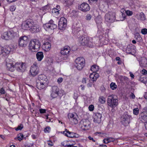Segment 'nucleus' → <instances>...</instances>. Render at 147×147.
Masks as SVG:
<instances>
[{
    "label": "nucleus",
    "mask_w": 147,
    "mask_h": 147,
    "mask_svg": "<svg viewBox=\"0 0 147 147\" xmlns=\"http://www.w3.org/2000/svg\"><path fill=\"white\" fill-rule=\"evenodd\" d=\"M102 115L99 113H96L94 116V121L96 123H100L101 122Z\"/></svg>",
    "instance_id": "obj_18"
},
{
    "label": "nucleus",
    "mask_w": 147,
    "mask_h": 147,
    "mask_svg": "<svg viewBox=\"0 0 147 147\" xmlns=\"http://www.w3.org/2000/svg\"><path fill=\"white\" fill-rule=\"evenodd\" d=\"M133 50L131 46L130 45H129L127 46L126 51L128 53L131 54Z\"/></svg>",
    "instance_id": "obj_37"
},
{
    "label": "nucleus",
    "mask_w": 147,
    "mask_h": 147,
    "mask_svg": "<svg viewBox=\"0 0 147 147\" xmlns=\"http://www.w3.org/2000/svg\"><path fill=\"white\" fill-rule=\"evenodd\" d=\"M75 62V66L79 70H81L85 66V59L83 57H78L76 59Z\"/></svg>",
    "instance_id": "obj_6"
},
{
    "label": "nucleus",
    "mask_w": 147,
    "mask_h": 147,
    "mask_svg": "<svg viewBox=\"0 0 147 147\" xmlns=\"http://www.w3.org/2000/svg\"><path fill=\"white\" fill-rule=\"evenodd\" d=\"M42 47L45 51H49L51 49V45L49 42H47L43 44Z\"/></svg>",
    "instance_id": "obj_27"
},
{
    "label": "nucleus",
    "mask_w": 147,
    "mask_h": 147,
    "mask_svg": "<svg viewBox=\"0 0 147 147\" xmlns=\"http://www.w3.org/2000/svg\"><path fill=\"white\" fill-rule=\"evenodd\" d=\"M131 116L125 113L121 117V122L125 126H127L130 122Z\"/></svg>",
    "instance_id": "obj_10"
},
{
    "label": "nucleus",
    "mask_w": 147,
    "mask_h": 147,
    "mask_svg": "<svg viewBox=\"0 0 147 147\" xmlns=\"http://www.w3.org/2000/svg\"><path fill=\"white\" fill-rule=\"evenodd\" d=\"M126 13L127 15L129 16H131L133 14V12L132 11H130L129 10H127L126 11Z\"/></svg>",
    "instance_id": "obj_51"
},
{
    "label": "nucleus",
    "mask_w": 147,
    "mask_h": 147,
    "mask_svg": "<svg viewBox=\"0 0 147 147\" xmlns=\"http://www.w3.org/2000/svg\"><path fill=\"white\" fill-rule=\"evenodd\" d=\"M28 38L26 36L21 37L18 41L19 45L21 47L26 46L28 43Z\"/></svg>",
    "instance_id": "obj_13"
},
{
    "label": "nucleus",
    "mask_w": 147,
    "mask_h": 147,
    "mask_svg": "<svg viewBox=\"0 0 147 147\" xmlns=\"http://www.w3.org/2000/svg\"><path fill=\"white\" fill-rule=\"evenodd\" d=\"M92 16L90 14H87L86 16V19L87 20H90L92 18Z\"/></svg>",
    "instance_id": "obj_47"
},
{
    "label": "nucleus",
    "mask_w": 147,
    "mask_h": 147,
    "mask_svg": "<svg viewBox=\"0 0 147 147\" xmlns=\"http://www.w3.org/2000/svg\"><path fill=\"white\" fill-rule=\"evenodd\" d=\"M47 83H43V82H38L36 83L37 88L40 90L44 89L46 88L47 86Z\"/></svg>",
    "instance_id": "obj_21"
},
{
    "label": "nucleus",
    "mask_w": 147,
    "mask_h": 147,
    "mask_svg": "<svg viewBox=\"0 0 147 147\" xmlns=\"http://www.w3.org/2000/svg\"><path fill=\"white\" fill-rule=\"evenodd\" d=\"M36 56L37 60L39 61H41L44 57L43 53L42 52H38Z\"/></svg>",
    "instance_id": "obj_30"
},
{
    "label": "nucleus",
    "mask_w": 147,
    "mask_h": 147,
    "mask_svg": "<svg viewBox=\"0 0 147 147\" xmlns=\"http://www.w3.org/2000/svg\"><path fill=\"white\" fill-rule=\"evenodd\" d=\"M60 10H59L57 8H53L52 10V12L53 14H55V15H58L59 14V11Z\"/></svg>",
    "instance_id": "obj_36"
},
{
    "label": "nucleus",
    "mask_w": 147,
    "mask_h": 147,
    "mask_svg": "<svg viewBox=\"0 0 147 147\" xmlns=\"http://www.w3.org/2000/svg\"><path fill=\"white\" fill-rule=\"evenodd\" d=\"M135 38L138 41H140L142 39V37H141L139 33L136 32L135 34Z\"/></svg>",
    "instance_id": "obj_33"
},
{
    "label": "nucleus",
    "mask_w": 147,
    "mask_h": 147,
    "mask_svg": "<svg viewBox=\"0 0 147 147\" xmlns=\"http://www.w3.org/2000/svg\"><path fill=\"white\" fill-rule=\"evenodd\" d=\"M63 92V90L59 89L57 86H53L51 88V96L53 98H55L58 96L62 94Z\"/></svg>",
    "instance_id": "obj_3"
},
{
    "label": "nucleus",
    "mask_w": 147,
    "mask_h": 147,
    "mask_svg": "<svg viewBox=\"0 0 147 147\" xmlns=\"http://www.w3.org/2000/svg\"><path fill=\"white\" fill-rule=\"evenodd\" d=\"M50 129L51 128L49 126H47L44 129V131L45 133H49Z\"/></svg>",
    "instance_id": "obj_46"
},
{
    "label": "nucleus",
    "mask_w": 147,
    "mask_h": 147,
    "mask_svg": "<svg viewBox=\"0 0 147 147\" xmlns=\"http://www.w3.org/2000/svg\"><path fill=\"white\" fill-rule=\"evenodd\" d=\"M114 140L113 138H105L103 140V142L105 144H107L111 141Z\"/></svg>",
    "instance_id": "obj_35"
},
{
    "label": "nucleus",
    "mask_w": 147,
    "mask_h": 147,
    "mask_svg": "<svg viewBox=\"0 0 147 147\" xmlns=\"http://www.w3.org/2000/svg\"><path fill=\"white\" fill-rule=\"evenodd\" d=\"M6 65L8 69L11 71H13L15 69V67L13 62L8 60L7 61Z\"/></svg>",
    "instance_id": "obj_19"
},
{
    "label": "nucleus",
    "mask_w": 147,
    "mask_h": 147,
    "mask_svg": "<svg viewBox=\"0 0 147 147\" xmlns=\"http://www.w3.org/2000/svg\"><path fill=\"white\" fill-rule=\"evenodd\" d=\"M102 19L100 18L97 17L95 18V21L97 24H100L101 22Z\"/></svg>",
    "instance_id": "obj_41"
},
{
    "label": "nucleus",
    "mask_w": 147,
    "mask_h": 147,
    "mask_svg": "<svg viewBox=\"0 0 147 147\" xmlns=\"http://www.w3.org/2000/svg\"><path fill=\"white\" fill-rule=\"evenodd\" d=\"M39 71L38 68H36L35 67H31L30 71V76L34 77L37 75Z\"/></svg>",
    "instance_id": "obj_17"
},
{
    "label": "nucleus",
    "mask_w": 147,
    "mask_h": 147,
    "mask_svg": "<svg viewBox=\"0 0 147 147\" xmlns=\"http://www.w3.org/2000/svg\"><path fill=\"white\" fill-rule=\"evenodd\" d=\"M92 48L93 47L92 43L91 42H90L89 40H88V43L86 45Z\"/></svg>",
    "instance_id": "obj_49"
},
{
    "label": "nucleus",
    "mask_w": 147,
    "mask_h": 147,
    "mask_svg": "<svg viewBox=\"0 0 147 147\" xmlns=\"http://www.w3.org/2000/svg\"><path fill=\"white\" fill-rule=\"evenodd\" d=\"M118 101L115 95H112L108 97L107 103L110 107L114 108L117 105Z\"/></svg>",
    "instance_id": "obj_2"
},
{
    "label": "nucleus",
    "mask_w": 147,
    "mask_h": 147,
    "mask_svg": "<svg viewBox=\"0 0 147 147\" xmlns=\"http://www.w3.org/2000/svg\"><path fill=\"white\" fill-rule=\"evenodd\" d=\"M88 138L89 140H92L93 142H95V140L93 139V138L91 137L90 136H89Z\"/></svg>",
    "instance_id": "obj_58"
},
{
    "label": "nucleus",
    "mask_w": 147,
    "mask_h": 147,
    "mask_svg": "<svg viewBox=\"0 0 147 147\" xmlns=\"http://www.w3.org/2000/svg\"><path fill=\"white\" fill-rule=\"evenodd\" d=\"M66 19L64 17H61L58 23L59 29L60 30H64L66 26Z\"/></svg>",
    "instance_id": "obj_12"
},
{
    "label": "nucleus",
    "mask_w": 147,
    "mask_h": 147,
    "mask_svg": "<svg viewBox=\"0 0 147 147\" xmlns=\"http://www.w3.org/2000/svg\"><path fill=\"white\" fill-rule=\"evenodd\" d=\"M130 97L133 99H134L135 97L134 94L133 93H131L130 95Z\"/></svg>",
    "instance_id": "obj_61"
},
{
    "label": "nucleus",
    "mask_w": 147,
    "mask_h": 147,
    "mask_svg": "<svg viewBox=\"0 0 147 147\" xmlns=\"http://www.w3.org/2000/svg\"><path fill=\"white\" fill-rule=\"evenodd\" d=\"M139 119L143 122L147 121V112L140 113L139 115Z\"/></svg>",
    "instance_id": "obj_20"
},
{
    "label": "nucleus",
    "mask_w": 147,
    "mask_h": 147,
    "mask_svg": "<svg viewBox=\"0 0 147 147\" xmlns=\"http://www.w3.org/2000/svg\"><path fill=\"white\" fill-rule=\"evenodd\" d=\"M40 113L41 114H43L46 112V110L43 109H39Z\"/></svg>",
    "instance_id": "obj_52"
},
{
    "label": "nucleus",
    "mask_w": 147,
    "mask_h": 147,
    "mask_svg": "<svg viewBox=\"0 0 147 147\" xmlns=\"http://www.w3.org/2000/svg\"><path fill=\"white\" fill-rule=\"evenodd\" d=\"M92 85V83L91 82H90L88 83L87 84V86L88 87H91Z\"/></svg>",
    "instance_id": "obj_62"
},
{
    "label": "nucleus",
    "mask_w": 147,
    "mask_h": 147,
    "mask_svg": "<svg viewBox=\"0 0 147 147\" xmlns=\"http://www.w3.org/2000/svg\"><path fill=\"white\" fill-rule=\"evenodd\" d=\"M80 137V135L79 134L74 133V138H78Z\"/></svg>",
    "instance_id": "obj_60"
},
{
    "label": "nucleus",
    "mask_w": 147,
    "mask_h": 147,
    "mask_svg": "<svg viewBox=\"0 0 147 147\" xmlns=\"http://www.w3.org/2000/svg\"><path fill=\"white\" fill-rule=\"evenodd\" d=\"M88 40H89L88 38L82 36L79 37L78 41L81 45H86L88 43Z\"/></svg>",
    "instance_id": "obj_14"
},
{
    "label": "nucleus",
    "mask_w": 147,
    "mask_h": 147,
    "mask_svg": "<svg viewBox=\"0 0 147 147\" xmlns=\"http://www.w3.org/2000/svg\"><path fill=\"white\" fill-rule=\"evenodd\" d=\"M144 97L146 99H147V92H145L144 94Z\"/></svg>",
    "instance_id": "obj_64"
},
{
    "label": "nucleus",
    "mask_w": 147,
    "mask_h": 147,
    "mask_svg": "<svg viewBox=\"0 0 147 147\" xmlns=\"http://www.w3.org/2000/svg\"><path fill=\"white\" fill-rule=\"evenodd\" d=\"M54 22L53 20H51L49 23L44 25V28L46 31L51 33L54 29L56 28L57 26Z\"/></svg>",
    "instance_id": "obj_4"
},
{
    "label": "nucleus",
    "mask_w": 147,
    "mask_h": 147,
    "mask_svg": "<svg viewBox=\"0 0 147 147\" xmlns=\"http://www.w3.org/2000/svg\"><path fill=\"white\" fill-rule=\"evenodd\" d=\"M70 48L69 47L65 46L61 50V54L63 55L68 56L69 55V53L70 51Z\"/></svg>",
    "instance_id": "obj_16"
},
{
    "label": "nucleus",
    "mask_w": 147,
    "mask_h": 147,
    "mask_svg": "<svg viewBox=\"0 0 147 147\" xmlns=\"http://www.w3.org/2000/svg\"><path fill=\"white\" fill-rule=\"evenodd\" d=\"M110 86L112 90H114L116 89L117 87V85L116 84L113 82H112L110 85Z\"/></svg>",
    "instance_id": "obj_38"
},
{
    "label": "nucleus",
    "mask_w": 147,
    "mask_h": 147,
    "mask_svg": "<svg viewBox=\"0 0 147 147\" xmlns=\"http://www.w3.org/2000/svg\"><path fill=\"white\" fill-rule=\"evenodd\" d=\"M141 32L143 34H146L147 33V29L144 28L141 30Z\"/></svg>",
    "instance_id": "obj_45"
},
{
    "label": "nucleus",
    "mask_w": 147,
    "mask_h": 147,
    "mask_svg": "<svg viewBox=\"0 0 147 147\" xmlns=\"http://www.w3.org/2000/svg\"><path fill=\"white\" fill-rule=\"evenodd\" d=\"M105 20L109 22H113L115 20V14L114 12H109L105 16Z\"/></svg>",
    "instance_id": "obj_7"
},
{
    "label": "nucleus",
    "mask_w": 147,
    "mask_h": 147,
    "mask_svg": "<svg viewBox=\"0 0 147 147\" xmlns=\"http://www.w3.org/2000/svg\"><path fill=\"white\" fill-rule=\"evenodd\" d=\"M139 80L141 82H143L144 83L145 82V80L143 78H140L139 79Z\"/></svg>",
    "instance_id": "obj_59"
},
{
    "label": "nucleus",
    "mask_w": 147,
    "mask_h": 147,
    "mask_svg": "<svg viewBox=\"0 0 147 147\" xmlns=\"http://www.w3.org/2000/svg\"><path fill=\"white\" fill-rule=\"evenodd\" d=\"M15 69L20 72H24L26 69V63H17L14 64Z\"/></svg>",
    "instance_id": "obj_11"
},
{
    "label": "nucleus",
    "mask_w": 147,
    "mask_h": 147,
    "mask_svg": "<svg viewBox=\"0 0 147 147\" xmlns=\"http://www.w3.org/2000/svg\"><path fill=\"white\" fill-rule=\"evenodd\" d=\"M40 47V44L39 41L37 39H33L29 42L28 49L32 52H36L39 50Z\"/></svg>",
    "instance_id": "obj_1"
},
{
    "label": "nucleus",
    "mask_w": 147,
    "mask_h": 147,
    "mask_svg": "<svg viewBox=\"0 0 147 147\" xmlns=\"http://www.w3.org/2000/svg\"><path fill=\"white\" fill-rule=\"evenodd\" d=\"M23 125L22 124H20V125H18L17 127L15 128V129L16 131H18L19 130H21L23 129Z\"/></svg>",
    "instance_id": "obj_42"
},
{
    "label": "nucleus",
    "mask_w": 147,
    "mask_h": 147,
    "mask_svg": "<svg viewBox=\"0 0 147 147\" xmlns=\"http://www.w3.org/2000/svg\"><path fill=\"white\" fill-rule=\"evenodd\" d=\"M94 107L93 105H91L89 106L88 107L89 110L90 111H92L94 110Z\"/></svg>",
    "instance_id": "obj_48"
},
{
    "label": "nucleus",
    "mask_w": 147,
    "mask_h": 147,
    "mask_svg": "<svg viewBox=\"0 0 147 147\" xmlns=\"http://www.w3.org/2000/svg\"><path fill=\"white\" fill-rule=\"evenodd\" d=\"M136 17L137 19L142 21L145 20L146 18L144 14L142 12L140 13H137L136 16Z\"/></svg>",
    "instance_id": "obj_23"
},
{
    "label": "nucleus",
    "mask_w": 147,
    "mask_h": 147,
    "mask_svg": "<svg viewBox=\"0 0 147 147\" xmlns=\"http://www.w3.org/2000/svg\"><path fill=\"white\" fill-rule=\"evenodd\" d=\"M63 79L62 78H59L57 79V82L58 83L60 84L63 81Z\"/></svg>",
    "instance_id": "obj_54"
},
{
    "label": "nucleus",
    "mask_w": 147,
    "mask_h": 147,
    "mask_svg": "<svg viewBox=\"0 0 147 147\" xmlns=\"http://www.w3.org/2000/svg\"><path fill=\"white\" fill-rule=\"evenodd\" d=\"M130 77L132 78H134V75L131 72H129Z\"/></svg>",
    "instance_id": "obj_63"
},
{
    "label": "nucleus",
    "mask_w": 147,
    "mask_h": 147,
    "mask_svg": "<svg viewBox=\"0 0 147 147\" xmlns=\"http://www.w3.org/2000/svg\"><path fill=\"white\" fill-rule=\"evenodd\" d=\"M31 67H35L38 68L37 66V64L36 62H35Z\"/></svg>",
    "instance_id": "obj_57"
},
{
    "label": "nucleus",
    "mask_w": 147,
    "mask_h": 147,
    "mask_svg": "<svg viewBox=\"0 0 147 147\" xmlns=\"http://www.w3.org/2000/svg\"><path fill=\"white\" fill-rule=\"evenodd\" d=\"M30 30L32 33L37 32H39L40 29L37 25L34 24V25Z\"/></svg>",
    "instance_id": "obj_26"
},
{
    "label": "nucleus",
    "mask_w": 147,
    "mask_h": 147,
    "mask_svg": "<svg viewBox=\"0 0 147 147\" xmlns=\"http://www.w3.org/2000/svg\"><path fill=\"white\" fill-rule=\"evenodd\" d=\"M74 116V115L72 113H69L68 114V117L70 121L71 120V119H72L74 117H75Z\"/></svg>",
    "instance_id": "obj_44"
},
{
    "label": "nucleus",
    "mask_w": 147,
    "mask_h": 147,
    "mask_svg": "<svg viewBox=\"0 0 147 147\" xmlns=\"http://www.w3.org/2000/svg\"><path fill=\"white\" fill-rule=\"evenodd\" d=\"M5 93L4 89L3 88H1L0 90V95L1 94H4Z\"/></svg>",
    "instance_id": "obj_53"
},
{
    "label": "nucleus",
    "mask_w": 147,
    "mask_h": 147,
    "mask_svg": "<svg viewBox=\"0 0 147 147\" xmlns=\"http://www.w3.org/2000/svg\"><path fill=\"white\" fill-rule=\"evenodd\" d=\"M79 7L80 9L84 12L89 11L90 9L89 5L85 3L81 4Z\"/></svg>",
    "instance_id": "obj_15"
},
{
    "label": "nucleus",
    "mask_w": 147,
    "mask_h": 147,
    "mask_svg": "<svg viewBox=\"0 0 147 147\" xmlns=\"http://www.w3.org/2000/svg\"><path fill=\"white\" fill-rule=\"evenodd\" d=\"M80 125L83 129L88 130L90 127V123L88 120L83 119L80 121Z\"/></svg>",
    "instance_id": "obj_9"
},
{
    "label": "nucleus",
    "mask_w": 147,
    "mask_h": 147,
    "mask_svg": "<svg viewBox=\"0 0 147 147\" xmlns=\"http://www.w3.org/2000/svg\"><path fill=\"white\" fill-rule=\"evenodd\" d=\"M10 51V49L8 47L7 48L1 47L2 54H3V55H7L9 53Z\"/></svg>",
    "instance_id": "obj_28"
},
{
    "label": "nucleus",
    "mask_w": 147,
    "mask_h": 147,
    "mask_svg": "<svg viewBox=\"0 0 147 147\" xmlns=\"http://www.w3.org/2000/svg\"><path fill=\"white\" fill-rule=\"evenodd\" d=\"M70 121H71L72 124H76L78 123V120L75 117L72 119H71Z\"/></svg>",
    "instance_id": "obj_39"
},
{
    "label": "nucleus",
    "mask_w": 147,
    "mask_h": 147,
    "mask_svg": "<svg viewBox=\"0 0 147 147\" xmlns=\"http://www.w3.org/2000/svg\"><path fill=\"white\" fill-rule=\"evenodd\" d=\"M16 35V33L13 31H9L3 33L1 35V38L3 39L8 40L13 38Z\"/></svg>",
    "instance_id": "obj_5"
},
{
    "label": "nucleus",
    "mask_w": 147,
    "mask_h": 147,
    "mask_svg": "<svg viewBox=\"0 0 147 147\" xmlns=\"http://www.w3.org/2000/svg\"><path fill=\"white\" fill-rule=\"evenodd\" d=\"M34 23L32 20H27L22 24V28L24 30H30L34 25Z\"/></svg>",
    "instance_id": "obj_8"
},
{
    "label": "nucleus",
    "mask_w": 147,
    "mask_h": 147,
    "mask_svg": "<svg viewBox=\"0 0 147 147\" xmlns=\"http://www.w3.org/2000/svg\"><path fill=\"white\" fill-rule=\"evenodd\" d=\"M99 102L102 104H104L106 102V99L103 96H100L99 98Z\"/></svg>",
    "instance_id": "obj_34"
},
{
    "label": "nucleus",
    "mask_w": 147,
    "mask_h": 147,
    "mask_svg": "<svg viewBox=\"0 0 147 147\" xmlns=\"http://www.w3.org/2000/svg\"><path fill=\"white\" fill-rule=\"evenodd\" d=\"M16 9V7L15 6L12 5L10 7L9 9L10 11H14Z\"/></svg>",
    "instance_id": "obj_50"
},
{
    "label": "nucleus",
    "mask_w": 147,
    "mask_h": 147,
    "mask_svg": "<svg viewBox=\"0 0 147 147\" xmlns=\"http://www.w3.org/2000/svg\"><path fill=\"white\" fill-rule=\"evenodd\" d=\"M73 0H64V3L66 6L68 7L73 4Z\"/></svg>",
    "instance_id": "obj_32"
},
{
    "label": "nucleus",
    "mask_w": 147,
    "mask_h": 147,
    "mask_svg": "<svg viewBox=\"0 0 147 147\" xmlns=\"http://www.w3.org/2000/svg\"><path fill=\"white\" fill-rule=\"evenodd\" d=\"M88 80L87 78H84L82 80V82L83 83L86 84V81Z\"/></svg>",
    "instance_id": "obj_56"
},
{
    "label": "nucleus",
    "mask_w": 147,
    "mask_h": 147,
    "mask_svg": "<svg viewBox=\"0 0 147 147\" xmlns=\"http://www.w3.org/2000/svg\"><path fill=\"white\" fill-rule=\"evenodd\" d=\"M63 134L68 137L71 138H74V133L70 132L66 129H65V130L63 132Z\"/></svg>",
    "instance_id": "obj_29"
},
{
    "label": "nucleus",
    "mask_w": 147,
    "mask_h": 147,
    "mask_svg": "<svg viewBox=\"0 0 147 147\" xmlns=\"http://www.w3.org/2000/svg\"><path fill=\"white\" fill-rule=\"evenodd\" d=\"M133 113L134 115H137L139 113V109L138 108H136L134 109L133 110Z\"/></svg>",
    "instance_id": "obj_43"
},
{
    "label": "nucleus",
    "mask_w": 147,
    "mask_h": 147,
    "mask_svg": "<svg viewBox=\"0 0 147 147\" xmlns=\"http://www.w3.org/2000/svg\"><path fill=\"white\" fill-rule=\"evenodd\" d=\"M99 77V74L97 73H92L90 75V80L93 82L95 81Z\"/></svg>",
    "instance_id": "obj_25"
},
{
    "label": "nucleus",
    "mask_w": 147,
    "mask_h": 147,
    "mask_svg": "<svg viewBox=\"0 0 147 147\" xmlns=\"http://www.w3.org/2000/svg\"><path fill=\"white\" fill-rule=\"evenodd\" d=\"M23 135L21 133L18 134L17 136V138L19 140H22L23 138Z\"/></svg>",
    "instance_id": "obj_40"
},
{
    "label": "nucleus",
    "mask_w": 147,
    "mask_h": 147,
    "mask_svg": "<svg viewBox=\"0 0 147 147\" xmlns=\"http://www.w3.org/2000/svg\"><path fill=\"white\" fill-rule=\"evenodd\" d=\"M140 65L141 67H145L147 66V59L144 57H141L139 61Z\"/></svg>",
    "instance_id": "obj_22"
},
{
    "label": "nucleus",
    "mask_w": 147,
    "mask_h": 147,
    "mask_svg": "<svg viewBox=\"0 0 147 147\" xmlns=\"http://www.w3.org/2000/svg\"><path fill=\"white\" fill-rule=\"evenodd\" d=\"M141 73L144 75H146L147 74V71L146 69H143L141 71Z\"/></svg>",
    "instance_id": "obj_55"
},
{
    "label": "nucleus",
    "mask_w": 147,
    "mask_h": 147,
    "mask_svg": "<svg viewBox=\"0 0 147 147\" xmlns=\"http://www.w3.org/2000/svg\"><path fill=\"white\" fill-rule=\"evenodd\" d=\"M38 82L48 83V79L44 75H39L38 77Z\"/></svg>",
    "instance_id": "obj_24"
},
{
    "label": "nucleus",
    "mask_w": 147,
    "mask_h": 147,
    "mask_svg": "<svg viewBox=\"0 0 147 147\" xmlns=\"http://www.w3.org/2000/svg\"><path fill=\"white\" fill-rule=\"evenodd\" d=\"M90 70L93 73H96L99 70V66L96 65H93L91 67Z\"/></svg>",
    "instance_id": "obj_31"
}]
</instances>
